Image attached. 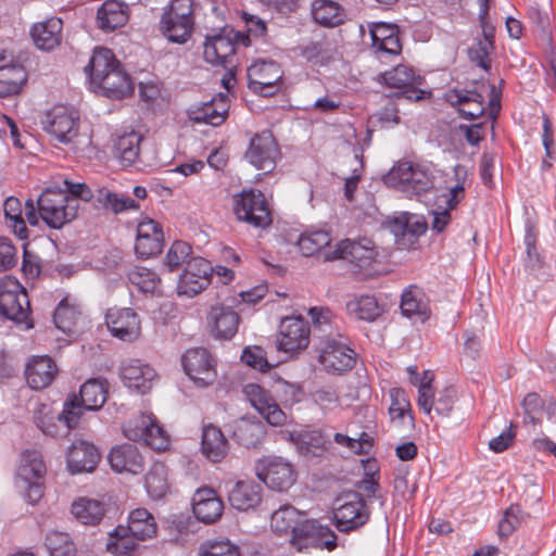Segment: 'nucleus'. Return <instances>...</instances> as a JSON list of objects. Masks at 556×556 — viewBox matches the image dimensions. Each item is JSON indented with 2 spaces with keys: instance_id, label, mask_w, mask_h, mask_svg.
Masks as SVG:
<instances>
[{
  "instance_id": "obj_8",
  "label": "nucleus",
  "mask_w": 556,
  "mask_h": 556,
  "mask_svg": "<svg viewBox=\"0 0 556 556\" xmlns=\"http://www.w3.org/2000/svg\"><path fill=\"white\" fill-rule=\"evenodd\" d=\"M123 433L127 439L142 442L156 452L167 450L170 444V437L151 414L140 413L130 418L124 424Z\"/></svg>"
},
{
  "instance_id": "obj_42",
  "label": "nucleus",
  "mask_w": 556,
  "mask_h": 556,
  "mask_svg": "<svg viewBox=\"0 0 556 556\" xmlns=\"http://www.w3.org/2000/svg\"><path fill=\"white\" fill-rule=\"evenodd\" d=\"M201 448L206 458L218 463L227 455L228 441L219 428L208 425L203 428Z\"/></svg>"
},
{
  "instance_id": "obj_56",
  "label": "nucleus",
  "mask_w": 556,
  "mask_h": 556,
  "mask_svg": "<svg viewBox=\"0 0 556 556\" xmlns=\"http://www.w3.org/2000/svg\"><path fill=\"white\" fill-rule=\"evenodd\" d=\"M146 489L149 495L159 500L168 491V482L165 466L161 463L154 464L146 476Z\"/></svg>"
},
{
  "instance_id": "obj_26",
  "label": "nucleus",
  "mask_w": 556,
  "mask_h": 556,
  "mask_svg": "<svg viewBox=\"0 0 556 556\" xmlns=\"http://www.w3.org/2000/svg\"><path fill=\"white\" fill-rule=\"evenodd\" d=\"M369 33L371 37V48L379 58L401 53L402 43L396 25L383 22L371 23L369 24Z\"/></svg>"
},
{
  "instance_id": "obj_1",
  "label": "nucleus",
  "mask_w": 556,
  "mask_h": 556,
  "mask_svg": "<svg viewBox=\"0 0 556 556\" xmlns=\"http://www.w3.org/2000/svg\"><path fill=\"white\" fill-rule=\"evenodd\" d=\"M270 527L279 535H290V545L301 553L337 547V534L328 526L317 520H302V514L291 505H283L271 514Z\"/></svg>"
},
{
  "instance_id": "obj_16",
  "label": "nucleus",
  "mask_w": 556,
  "mask_h": 556,
  "mask_svg": "<svg viewBox=\"0 0 556 556\" xmlns=\"http://www.w3.org/2000/svg\"><path fill=\"white\" fill-rule=\"evenodd\" d=\"M257 477L273 490L287 491L295 482L296 471L289 460L268 456L260 462Z\"/></svg>"
},
{
  "instance_id": "obj_33",
  "label": "nucleus",
  "mask_w": 556,
  "mask_h": 556,
  "mask_svg": "<svg viewBox=\"0 0 556 556\" xmlns=\"http://www.w3.org/2000/svg\"><path fill=\"white\" fill-rule=\"evenodd\" d=\"M263 488L255 481H238L228 492L231 507L240 511L255 509L262 502Z\"/></svg>"
},
{
  "instance_id": "obj_5",
  "label": "nucleus",
  "mask_w": 556,
  "mask_h": 556,
  "mask_svg": "<svg viewBox=\"0 0 556 556\" xmlns=\"http://www.w3.org/2000/svg\"><path fill=\"white\" fill-rule=\"evenodd\" d=\"M46 465L38 451H25L16 470L15 485L23 497L35 505L43 495V476Z\"/></svg>"
},
{
  "instance_id": "obj_55",
  "label": "nucleus",
  "mask_w": 556,
  "mask_h": 556,
  "mask_svg": "<svg viewBox=\"0 0 556 556\" xmlns=\"http://www.w3.org/2000/svg\"><path fill=\"white\" fill-rule=\"evenodd\" d=\"M26 78V72L20 63L11 65L8 70H1L0 94L11 96L18 93L25 84Z\"/></svg>"
},
{
  "instance_id": "obj_38",
  "label": "nucleus",
  "mask_w": 556,
  "mask_h": 556,
  "mask_svg": "<svg viewBox=\"0 0 556 556\" xmlns=\"http://www.w3.org/2000/svg\"><path fill=\"white\" fill-rule=\"evenodd\" d=\"M80 319V305L77 300L67 294L58 304L53 314L55 327L64 333L73 334Z\"/></svg>"
},
{
  "instance_id": "obj_44",
  "label": "nucleus",
  "mask_w": 556,
  "mask_h": 556,
  "mask_svg": "<svg viewBox=\"0 0 556 556\" xmlns=\"http://www.w3.org/2000/svg\"><path fill=\"white\" fill-rule=\"evenodd\" d=\"M401 311L408 318L418 317L425 320L429 317L430 309L425 293L417 287L406 289L401 299Z\"/></svg>"
},
{
  "instance_id": "obj_35",
  "label": "nucleus",
  "mask_w": 556,
  "mask_h": 556,
  "mask_svg": "<svg viewBox=\"0 0 556 556\" xmlns=\"http://www.w3.org/2000/svg\"><path fill=\"white\" fill-rule=\"evenodd\" d=\"M93 89L108 98L123 99L132 92L134 85L129 75L119 64L114 70H111Z\"/></svg>"
},
{
  "instance_id": "obj_43",
  "label": "nucleus",
  "mask_w": 556,
  "mask_h": 556,
  "mask_svg": "<svg viewBox=\"0 0 556 556\" xmlns=\"http://www.w3.org/2000/svg\"><path fill=\"white\" fill-rule=\"evenodd\" d=\"M137 541L152 539L157 531L153 515L146 508H136L130 511L128 526L125 527Z\"/></svg>"
},
{
  "instance_id": "obj_37",
  "label": "nucleus",
  "mask_w": 556,
  "mask_h": 556,
  "mask_svg": "<svg viewBox=\"0 0 556 556\" xmlns=\"http://www.w3.org/2000/svg\"><path fill=\"white\" fill-rule=\"evenodd\" d=\"M28 386L34 390L47 388L56 375V365L48 356L34 357L25 370Z\"/></svg>"
},
{
  "instance_id": "obj_25",
  "label": "nucleus",
  "mask_w": 556,
  "mask_h": 556,
  "mask_svg": "<svg viewBox=\"0 0 556 556\" xmlns=\"http://www.w3.org/2000/svg\"><path fill=\"white\" fill-rule=\"evenodd\" d=\"M210 333L216 340H231L238 332L240 316L231 307L213 305L207 314Z\"/></svg>"
},
{
  "instance_id": "obj_4",
  "label": "nucleus",
  "mask_w": 556,
  "mask_h": 556,
  "mask_svg": "<svg viewBox=\"0 0 556 556\" xmlns=\"http://www.w3.org/2000/svg\"><path fill=\"white\" fill-rule=\"evenodd\" d=\"M0 315L27 329L34 326L26 289L11 276L0 280Z\"/></svg>"
},
{
  "instance_id": "obj_63",
  "label": "nucleus",
  "mask_w": 556,
  "mask_h": 556,
  "mask_svg": "<svg viewBox=\"0 0 556 556\" xmlns=\"http://www.w3.org/2000/svg\"><path fill=\"white\" fill-rule=\"evenodd\" d=\"M276 392L285 405H293L303 396V389L299 383H291L283 379L276 381Z\"/></svg>"
},
{
  "instance_id": "obj_20",
  "label": "nucleus",
  "mask_w": 556,
  "mask_h": 556,
  "mask_svg": "<svg viewBox=\"0 0 556 556\" xmlns=\"http://www.w3.org/2000/svg\"><path fill=\"white\" fill-rule=\"evenodd\" d=\"M105 324L110 333L124 342H135L141 336V319L130 307L109 308Z\"/></svg>"
},
{
  "instance_id": "obj_11",
  "label": "nucleus",
  "mask_w": 556,
  "mask_h": 556,
  "mask_svg": "<svg viewBox=\"0 0 556 556\" xmlns=\"http://www.w3.org/2000/svg\"><path fill=\"white\" fill-rule=\"evenodd\" d=\"M233 212L238 219L254 227L265 228L271 224V214L263 192L243 190L233 199Z\"/></svg>"
},
{
  "instance_id": "obj_49",
  "label": "nucleus",
  "mask_w": 556,
  "mask_h": 556,
  "mask_svg": "<svg viewBox=\"0 0 556 556\" xmlns=\"http://www.w3.org/2000/svg\"><path fill=\"white\" fill-rule=\"evenodd\" d=\"M108 387L104 380L89 379L79 391L80 401L87 410H98L106 401Z\"/></svg>"
},
{
  "instance_id": "obj_53",
  "label": "nucleus",
  "mask_w": 556,
  "mask_h": 556,
  "mask_svg": "<svg viewBox=\"0 0 556 556\" xmlns=\"http://www.w3.org/2000/svg\"><path fill=\"white\" fill-rule=\"evenodd\" d=\"M3 211L7 225L13 230L20 239H26L28 230L26 222L23 218L22 202L15 197H9L3 203Z\"/></svg>"
},
{
  "instance_id": "obj_47",
  "label": "nucleus",
  "mask_w": 556,
  "mask_h": 556,
  "mask_svg": "<svg viewBox=\"0 0 556 556\" xmlns=\"http://www.w3.org/2000/svg\"><path fill=\"white\" fill-rule=\"evenodd\" d=\"M141 136L131 130L118 136L113 144L114 156L124 165H132L140 153Z\"/></svg>"
},
{
  "instance_id": "obj_64",
  "label": "nucleus",
  "mask_w": 556,
  "mask_h": 556,
  "mask_svg": "<svg viewBox=\"0 0 556 556\" xmlns=\"http://www.w3.org/2000/svg\"><path fill=\"white\" fill-rule=\"evenodd\" d=\"M521 522V508L519 505H510L498 522V534L502 538L509 536Z\"/></svg>"
},
{
  "instance_id": "obj_40",
  "label": "nucleus",
  "mask_w": 556,
  "mask_h": 556,
  "mask_svg": "<svg viewBox=\"0 0 556 556\" xmlns=\"http://www.w3.org/2000/svg\"><path fill=\"white\" fill-rule=\"evenodd\" d=\"M262 421L251 418H240L233 425L232 438L247 448L256 447L265 435Z\"/></svg>"
},
{
  "instance_id": "obj_30",
  "label": "nucleus",
  "mask_w": 556,
  "mask_h": 556,
  "mask_svg": "<svg viewBox=\"0 0 556 556\" xmlns=\"http://www.w3.org/2000/svg\"><path fill=\"white\" fill-rule=\"evenodd\" d=\"M119 376L128 389L143 394L151 389L156 374L150 365L139 359H131L122 365Z\"/></svg>"
},
{
  "instance_id": "obj_15",
  "label": "nucleus",
  "mask_w": 556,
  "mask_h": 556,
  "mask_svg": "<svg viewBox=\"0 0 556 556\" xmlns=\"http://www.w3.org/2000/svg\"><path fill=\"white\" fill-rule=\"evenodd\" d=\"M377 256L378 251L375 242L365 237L358 240H342L332 252L325 255V258H343L359 269H365L376 262Z\"/></svg>"
},
{
  "instance_id": "obj_32",
  "label": "nucleus",
  "mask_w": 556,
  "mask_h": 556,
  "mask_svg": "<svg viewBox=\"0 0 556 556\" xmlns=\"http://www.w3.org/2000/svg\"><path fill=\"white\" fill-rule=\"evenodd\" d=\"M100 460L98 448L86 441L74 442L66 455L67 468L72 473L90 472Z\"/></svg>"
},
{
  "instance_id": "obj_24",
  "label": "nucleus",
  "mask_w": 556,
  "mask_h": 556,
  "mask_svg": "<svg viewBox=\"0 0 556 556\" xmlns=\"http://www.w3.org/2000/svg\"><path fill=\"white\" fill-rule=\"evenodd\" d=\"M444 99L466 119H476L485 112L484 97L477 89L453 88L445 92Z\"/></svg>"
},
{
  "instance_id": "obj_3",
  "label": "nucleus",
  "mask_w": 556,
  "mask_h": 556,
  "mask_svg": "<svg viewBox=\"0 0 556 556\" xmlns=\"http://www.w3.org/2000/svg\"><path fill=\"white\" fill-rule=\"evenodd\" d=\"M250 46L249 35L225 26L205 37L204 60L213 66L233 70L237 66V45Z\"/></svg>"
},
{
  "instance_id": "obj_17",
  "label": "nucleus",
  "mask_w": 556,
  "mask_h": 556,
  "mask_svg": "<svg viewBox=\"0 0 556 556\" xmlns=\"http://www.w3.org/2000/svg\"><path fill=\"white\" fill-rule=\"evenodd\" d=\"M381 81L390 88L401 90L395 93L396 99L406 98L418 101L425 98L426 91L419 88L424 78L407 65H397L384 72L381 75Z\"/></svg>"
},
{
  "instance_id": "obj_61",
  "label": "nucleus",
  "mask_w": 556,
  "mask_h": 556,
  "mask_svg": "<svg viewBox=\"0 0 556 556\" xmlns=\"http://www.w3.org/2000/svg\"><path fill=\"white\" fill-rule=\"evenodd\" d=\"M197 518L191 516H179L176 522V543L191 544L198 539V533L201 530Z\"/></svg>"
},
{
  "instance_id": "obj_18",
  "label": "nucleus",
  "mask_w": 556,
  "mask_h": 556,
  "mask_svg": "<svg viewBox=\"0 0 556 556\" xmlns=\"http://www.w3.org/2000/svg\"><path fill=\"white\" fill-rule=\"evenodd\" d=\"M311 328L301 316L285 317L279 326L277 349L286 353H296L309 344Z\"/></svg>"
},
{
  "instance_id": "obj_13",
  "label": "nucleus",
  "mask_w": 556,
  "mask_h": 556,
  "mask_svg": "<svg viewBox=\"0 0 556 556\" xmlns=\"http://www.w3.org/2000/svg\"><path fill=\"white\" fill-rule=\"evenodd\" d=\"M388 180L396 182L404 191L416 195L430 191L434 186V176L431 170L408 162H402L393 167L388 175Z\"/></svg>"
},
{
  "instance_id": "obj_7",
  "label": "nucleus",
  "mask_w": 556,
  "mask_h": 556,
  "mask_svg": "<svg viewBox=\"0 0 556 556\" xmlns=\"http://www.w3.org/2000/svg\"><path fill=\"white\" fill-rule=\"evenodd\" d=\"M456 182L448 186L447 191L437 195L434 208L430 211V229L441 233L452 223V212L465 198L466 170L463 166L454 168Z\"/></svg>"
},
{
  "instance_id": "obj_45",
  "label": "nucleus",
  "mask_w": 556,
  "mask_h": 556,
  "mask_svg": "<svg viewBox=\"0 0 556 556\" xmlns=\"http://www.w3.org/2000/svg\"><path fill=\"white\" fill-rule=\"evenodd\" d=\"M311 11L314 22L324 27H336L344 21L343 9L332 0H314Z\"/></svg>"
},
{
  "instance_id": "obj_39",
  "label": "nucleus",
  "mask_w": 556,
  "mask_h": 556,
  "mask_svg": "<svg viewBox=\"0 0 556 556\" xmlns=\"http://www.w3.org/2000/svg\"><path fill=\"white\" fill-rule=\"evenodd\" d=\"M290 440L295 444L299 452L306 457L320 456L331 444L318 430L291 432Z\"/></svg>"
},
{
  "instance_id": "obj_28",
  "label": "nucleus",
  "mask_w": 556,
  "mask_h": 556,
  "mask_svg": "<svg viewBox=\"0 0 556 556\" xmlns=\"http://www.w3.org/2000/svg\"><path fill=\"white\" fill-rule=\"evenodd\" d=\"M192 509L198 520L213 523L222 517L224 503L214 489L200 488L192 497Z\"/></svg>"
},
{
  "instance_id": "obj_58",
  "label": "nucleus",
  "mask_w": 556,
  "mask_h": 556,
  "mask_svg": "<svg viewBox=\"0 0 556 556\" xmlns=\"http://www.w3.org/2000/svg\"><path fill=\"white\" fill-rule=\"evenodd\" d=\"M391 404L389 407V415L393 421H399L403 424V419L406 415L410 416L413 420V416L410 415V402L407 397L406 392L401 388H392L389 392Z\"/></svg>"
},
{
  "instance_id": "obj_52",
  "label": "nucleus",
  "mask_w": 556,
  "mask_h": 556,
  "mask_svg": "<svg viewBox=\"0 0 556 556\" xmlns=\"http://www.w3.org/2000/svg\"><path fill=\"white\" fill-rule=\"evenodd\" d=\"M72 514L84 525H97L102 519L104 509L99 501L80 497L73 503Z\"/></svg>"
},
{
  "instance_id": "obj_59",
  "label": "nucleus",
  "mask_w": 556,
  "mask_h": 556,
  "mask_svg": "<svg viewBox=\"0 0 556 556\" xmlns=\"http://www.w3.org/2000/svg\"><path fill=\"white\" fill-rule=\"evenodd\" d=\"M46 546L51 556H73L75 546L70 535L64 532L52 531L47 534Z\"/></svg>"
},
{
  "instance_id": "obj_6",
  "label": "nucleus",
  "mask_w": 556,
  "mask_h": 556,
  "mask_svg": "<svg viewBox=\"0 0 556 556\" xmlns=\"http://www.w3.org/2000/svg\"><path fill=\"white\" fill-rule=\"evenodd\" d=\"M180 363L185 375L194 387L205 389L216 382L217 358L206 348L188 349L182 354Z\"/></svg>"
},
{
  "instance_id": "obj_36",
  "label": "nucleus",
  "mask_w": 556,
  "mask_h": 556,
  "mask_svg": "<svg viewBox=\"0 0 556 556\" xmlns=\"http://www.w3.org/2000/svg\"><path fill=\"white\" fill-rule=\"evenodd\" d=\"M119 65V62L115 58L114 53L103 47L94 48L89 63L85 67L90 85L94 88L102 79Z\"/></svg>"
},
{
  "instance_id": "obj_23",
  "label": "nucleus",
  "mask_w": 556,
  "mask_h": 556,
  "mask_svg": "<svg viewBox=\"0 0 556 556\" xmlns=\"http://www.w3.org/2000/svg\"><path fill=\"white\" fill-rule=\"evenodd\" d=\"M249 87L264 96L274 94L282 78V71L276 61L257 60L248 68Z\"/></svg>"
},
{
  "instance_id": "obj_29",
  "label": "nucleus",
  "mask_w": 556,
  "mask_h": 556,
  "mask_svg": "<svg viewBox=\"0 0 556 556\" xmlns=\"http://www.w3.org/2000/svg\"><path fill=\"white\" fill-rule=\"evenodd\" d=\"M30 37L36 48L50 52L56 49L63 38V22L52 16L45 21L35 23L30 28Z\"/></svg>"
},
{
  "instance_id": "obj_2",
  "label": "nucleus",
  "mask_w": 556,
  "mask_h": 556,
  "mask_svg": "<svg viewBox=\"0 0 556 556\" xmlns=\"http://www.w3.org/2000/svg\"><path fill=\"white\" fill-rule=\"evenodd\" d=\"M38 214L33 200L25 203V216L29 225L38 226L39 218L50 228L60 229L76 218L79 205L75 199L55 188H47L37 200Z\"/></svg>"
},
{
  "instance_id": "obj_21",
  "label": "nucleus",
  "mask_w": 556,
  "mask_h": 556,
  "mask_svg": "<svg viewBox=\"0 0 556 556\" xmlns=\"http://www.w3.org/2000/svg\"><path fill=\"white\" fill-rule=\"evenodd\" d=\"M243 393L251 405L270 426L281 427L287 424V414L265 388L257 383H248L243 388Z\"/></svg>"
},
{
  "instance_id": "obj_50",
  "label": "nucleus",
  "mask_w": 556,
  "mask_h": 556,
  "mask_svg": "<svg viewBox=\"0 0 556 556\" xmlns=\"http://www.w3.org/2000/svg\"><path fill=\"white\" fill-rule=\"evenodd\" d=\"M349 315L359 320L374 321L378 318L382 309L372 295H361L350 300L346 303Z\"/></svg>"
},
{
  "instance_id": "obj_41",
  "label": "nucleus",
  "mask_w": 556,
  "mask_h": 556,
  "mask_svg": "<svg viewBox=\"0 0 556 556\" xmlns=\"http://www.w3.org/2000/svg\"><path fill=\"white\" fill-rule=\"evenodd\" d=\"M292 50L295 55L314 65H325L332 59V48L325 37L303 41Z\"/></svg>"
},
{
  "instance_id": "obj_46",
  "label": "nucleus",
  "mask_w": 556,
  "mask_h": 556,
  "mask_svg": "<svg viewBox=\"0 0 556 556\" xmlns=\"http://www.w3.org/2000/svg\"><path fill=\"white\" fill-rule=\"evenodd\" d=\"M193 31V0H176V45L188 42Z\"/></svg>"
},
{
  "instance_id": "obj_31",
  "label": "nucleus",
  "mask_w": 556,
  "mask_h": 556,
  "mask_svg": "<svg viewBox=\"0 0 556 556\" xmlns=\"http://www.w3.org/2000/svg\"><path fill=\"white\" fill-rule=\"evenodd\" d=\"M111 468L118 473L139 475L144 469V459L134 444H122L113 447L109 454Z\"/></svg>"
},
{
  "instance_id": "obj_9",
  "label": "nucleus",
  "mask_w": 556,
  "mask_h": 556,
  "mask_svg": "<svg viewBox=\"0 0 556 556\" xmlns=\"http://www.w3.org/2000/svg\"><path fill=\"white\" fill-rule=\"evenodd\" d=\"M41 125L52 139L70 144L78 136L80 116L74 108L58 104L43 114Z\"/></svg>"
},
{
  "instance_id": "obj_48",
  "label": "nucleus",
  "mask_w": 556,
  "mask_h": 556,
  "mask_svg": "<svg viewBox=\"0 0 556 556\" xmlns=\"http://www.w3.org/2000/svg\"><path fill=\"white\" fill-rule=\"evenodd\" d=\"M96 199L102 208L114 214L140 208L139 202L134 198L124 193L113 192L108 188L99 189Z\"/></svg>"
},
{
  "instance_id": "obj_14",
  "label": "nucleus",
  "mask_w": 556,
  "mask_h": 556,
  "mask_svg": "<svg viewBox=\"0 0 556 556\" xmlns=\"http://www.w3.org/2000/svg\"><path fill=\"white\" fill-rule=\"evenodd\" d=\"M213 266L201 257H192L187 261L184 271L179 275L176 286L178 295L193 298L202 292L211 283Z\"/></svg>"
},
{
  "instance_id": "obj_12",
  "label": "nucleus",
  "mask_w": 556,
  "mask_h": 556,
  "mask_svg": "<svg viewBox=\"0 0 556 556\" xmlns=\"http://www.w3.org/2000/svg\"><path fill=\"white\" fill-rule=\"evenodd\" d=\"M280 156L277 140L270 130L254 132L249 139L245 160L257 169L270 172Z\"/></svg>"
},
{
  "instance_id": "obj_34",
  "label": "nucleus",
  "mask_w": 556,
  "mask_h": 556,
  "mask_svg": "<svg viewBox=\"0 0 556 556\" xmlns=\"http://www.w3.org/2000/svg\"><path fill=\"white\" fill-rule=\"evenodd\" d=\"M128 18V5L118 0H106L97 11L98 27L105 33L123 27Z\"/></svg>"
},
{
  "instance_id": "obj_22",
  "label": "nucleus",
  "mask_w": 556,
  "mask_h": 556,
  "mask_svg": "<svg viewBox=\"0 0 556 556\" xmlns=\"http://www.w3.org/2000/svg\"><path fill=\"white\" fill-rule=\"evenodd\" d=\"M164 231L156 220L144 217L137 225L135 253L141 260H148L162 253Z\"/></svg>"
},
{
  "instance_id": "obj_54",
  "label": "nucleus",
  "mask_w": 556,
  "mask_h": 556,
  "mask_svg": "<svg viewBox=\"0 0 556 556\" xmlns=\"http://www.w3.org/2000/svg\"><path fill=\"white\" fill-rule=\"evenodd\" d=\"M331 242V236L326 230H307L298 240V247L304 256L319 253Z\"/></svg>"
},
{
  "instance_id": "obj_51",
  "label": "nucleus",
  "mask_w": 556,
  "mask_h": 556,
  "mask_svg": "<svg viewBox=\"0 0 556 556\" xmlns=\"http://www.w3.org/2000/svg\"><path fill=\"white\" fill-rule=\"evenodd\" d=\"M137 548V539L124 526L116 527L110 533L106 551L114 556H130Z\"/></svg>"
},
{
  "instance_id": "obj_10",
  "label": "nucleus",
  "mask_w": 556,
  "mask_h": 556,
  "mask_svg": "<svg viewBox=\"0 0 556 556\" xmlns=\"http://www.w3.org/2000/svg\"><path fill=\"white\" fill-rule=\"evenodd\" d=\"M318 363L330 374H342L355 365L356 354L346 342L331 334L320 338L315 346Z\"/></svg>"
},
{
  "instance_id": "obj_60",
  "label": "nucleus",
  "mask_w": 556,
  "mask_h": 556,
  "mask_svg": "<svg viewBox=\"0 0 556 556\" xmlns=\"http://www.w3.org/2000/svg\"><path fill=\"white\" fill-rule=\"evenodd\" d=\"M198 556H240V551L229 540H206L200 544Z\"/></svg>"
},
{
  "instance_id": "obj_62",
  "label": "nucleus",
  "mask_w": 556,
  "mask_h": 556,
  "mask_svg": "<svg viewBox=\"0 0 556 556\" xmlns=\"http://www.w3.org/2000/svg\"><path fill=\"white\" fill-rule=\"evenodd\" d=\"M241 361L249 367L260 371H267L271 365L267 361L266 352L261 346H248L242 351Z\"/></svg>"
},
{
  "instance_id": "obj_19",
  "label": "nucleus",
  "mask_w": 556,
  "mask_h": 556,
  "mask_svg": "<svg viewBox=\"0 0 556 556\" xmlns=\"http://www.w3.org/2000/svg\"><path fill=\"white\" fill-rule=\"evenodd\" d=\"M368 519L369 510L365 500L358 493L348 494L333 513L334 526L341 532L354 531L363 527Z\"/></svg>"
},
{
  "instance_id": "obj_27",
  "label": "nucleus",
  "mask_w": 556,
  "mask_h": 556,
  "mask_svg": "<svg viewBox=\"0 0 556 556\" xmlns=\"http://www.w3.org/2000/svg\"><path fill=\"white\" fill-rule=\"evenodd\" d=\"M228 109V96L219 93L210 101L191 105L188 109L187 114L194 123L219 126L226 119Z\"/></svg>"
},
{
  "instance_id": "obj_57",
  "label": "nucleus",
  "mask_w": 556,
  "mask_h": 556,
  "mask_svg": "<svg viewBox=\"0 0 556 556\" xmlns=\"http://www.w3.org/2000/svg\"><path fill=\"white\" fill-rule=\"evenodd\" d=\"M128 279L144 293L157 292L161 285L157 274L146 267H135L131 269L128 274Z\"/></svg>"
}]
</instances>
